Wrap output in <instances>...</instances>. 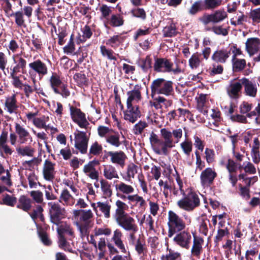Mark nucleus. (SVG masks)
I'll list each match as a JSON object with an SVG mask.
<instances>
[{"label":"nucleus","mask_w":260,"mask_h":260,"mask_svg":"<svg viewBox=\"0 0 260 260\" xmlns=\"http://www.w3.org/2000/svg\"><path fill=\"white\" fill-rule=\"evenodd\" d=\"M249 17L252 19L253 24L260 22V8L251 10Z\"/></svg>","instance_id":"58"},{"label":"nucleus","mask_w":260,"mask_h":260,"mask_svg":"<svg viewBox=\"0 0 260 260\" xmlns=\"http://www.w3.org/2000/svg\"><path fill=\"white\" fill-rule=\"evenodd\" d=\"M100 164V161L95 158L90 161L88 163L84 165L83 172L85 174H88V176L92 179L98 180L99 178V172L96 170L95 167Z\"/></svg>","instance_id":"15"},{"label":"nucleus","mask_w":260,"mask_h":260,"mask_svg":"<svg viewBox=\"0 0 260 260\" xmlns=\"http://www.w3.org/2000/svg\"><path fill=\"white\" fill-rule=\"evenodd\" d=\"M115 188L117 191L123 194H129L134 191V188L132 186L126 184L122 182H120L119 184H116Z\"/></svg>","instance_id":"37"},{"label":"nucleus","mask_w":260,"mask_h":260,"mask_svg":"<svg viewBox=\"0 0 260 260\" xmlns=\"http://www.w3.org/2000/svg\"><path fill=\"white\" fill-rule=\"evenodd\" d=\"M98 207L100 210L104 213L105 217L108 218L110 217L111 205L107 203L98 202Z\"/></svg>","instance_id":"51"},{"label":"nucleus","mask_w":260,"mask_h":260,"mask_svg":"<svg viewBox=\"0 0 260 260\" xmlns=\"http://www.w3.org/2000/svg\"><path fill=\"white\" fill-rule=\"evenodd\" d=\"M17 202L16 197L6 193L4 195L2 201H0V204L14 207Z\"/></svg>","instance_id":"43"},{"label":"nucleus","mask_w":260,"mask_h":260,"mask_svg":"<svg viewBox=\"0 0 260 260\" xmlns=\"http://www.w3.org/2000/svg\"><path fill=\"white\" fill-rule=\"evenodd\" d=\"M141 89L142 86L140 85L136 84L135 85L132 90L127 92L128 98L127 99L126 105H127L128 107H131L132 105H133V102L138 103L142 100Z\"/></svg>","instance_id":"13"},{"label":"nucleus","mask_w":260,"mask_h":260,"mask_svg":"<svg viewBox=\"0 0 260 260\" xmlns=\"http://www.w3.org/2000/svg\"><path fill=\"white\" fill-rule=\"evenodd\" d=\"M49 82L51 88L55 93H59L58 89L63 83L62 82L60 77L56 73H52L51 76L49 79Z\"/></svg>","instance_id":"28"},{"label":"nucleus","mask_w":260,"mask_h":260,"mask_svg":"<svg viewBox=\"0 0 260 260\" xmlns=\"http://www.w3.org/2000/svg\"><path fill=\"white\" fill-rule=\"evenodd\" d=\"M55 164L52 162L48 159L44 161L43 168L44 178L47 181H52L54 178Z\"/></svg>","instance_id":"17"},{"label":"nucleus","mask_w":260,"mask_h":260,"mask_svg":"<svg viewBox=\"0 0 260 260\" xmlns=\"http://www.w3.org/2000/svg\"><path fill=\"white\" fill-rule=\"evenodd\" d=\"M206 30L207 31H212L215 34L217 35H222L225 36L228 35V30L226 28H222L221 25L216 26L214 25L212 27H207L206 28Z\"/></svg>","instance_id":"55"},{"label":"nucleus","mask_w":260,"mask_h":260,"mask_svg":"<svg viewBox=\"0 0 260 260\" xmlns=\"http://www.w3.org/2000/svg\"><path fill=\"white\" fill-rule=\"evenodd\" d=\"M242 85L244 87L245 94L251 97H255L256 94L257 89L252 82L246 78L241 79Z\"/></svg>","instance_id":"21"},{"label":"nucleus","mask_w":260,"mask_h":260,"mask_svg":"<svg viewBox=\"0 0 260 260\" xmlns=\"http://www.w3.org/2000/svg\"><path fill=\"white\" fill-rule=\"evenodd\" d=\"M127 156L122 151H112L111 158H110V161L115 165L119 166L123 168L125 165V160Z\"/></svg>","instance_id":"19"},{"label":"nucleus","mask_w":260,"mask_h":260,"mask_svg":"<svg viewBox=\"0 0 260 260\" xmlns=\"http://www.w3.org/2000/svg\"><path fill=\"white\" fill-rule=\"evenodd\" d=\"M205 10L203 2L199 0L194 2L188 10V13L191 16H195L200 12Z\"/></svg>","instance_id":"33"},{"label":"nucleus","mask_w":260,"mask_h":260,"mask_svg":"<svg viewBox=\"0 0 260 260\" xmlns=\"http://www.w3.org/2000/svg\"><path fill=\"white\" fill-rule=\"evenodd\" d=\"M205 159L209 164L212 163L215 161V152L213 149L206 148L205 151Z\"/></svg>","instance_id":"64"},{"label":"nucleus","mask_w":260,"mask_h":260,"mask_svg":"<svg viewBox=\"0 0 260 260\" xmlns=\"http://www.w3.org/2000/svg\"><path fill=\"white\" fill-rule=\"evenodd\" d=\"M15 66L10 68V72L15 73H21L23 74L26 73V60L19 54H16L12 57Z\"/></svg>","instance_id":"11"},{"label":"nucleus","mask_w":260,"mask_h":260,"mask_svg":"<svg viewBox=\"0 0 260 260\" xmlns=\"http://www.w3.org/2000/svg\"><path fill=\"white\" fill-rule=\"evenodd\" d=\"M101 187L103 194L106 198H110L112 194V190L110 184L106 180L102 179L100 181Z\"/></svg>","instance_id":"41"},{"label":"nucleus","mask_w":260,"mask_h":260,"mask_svg":"<svg viewBox=\"0 0 260 260\" xmlns=\"http://www.w3.org/2000/svg\"><path fill=\"white\" fill-rule=\"evenodd\" d=\"M70 115L72 120L76 124L82 120L85 116V114L79 108L71 106L69 104Z\"/></svg>","instance_id":"27"},{"label":"nucleus","mask_w":260,"mask_h":260,"mask_svg":"<svg viewBox=\"0 0 260 260\" xmlns=\"http://www.w3.org/2000/svg\"><path fill=\"white\" fill-rule=\"evenodd\" d=\"M230 54V51H228L224 49L218 50L212 55V59L216 62L225 63Z\"/></svg>","instance_id":"22"},{"label":"nucleus","mask_w":260,"mask_h":260,"mask_svg":"<svg viewBox=\"0 0 260 260\" xmlns=\"http://www.w3.org/2000/svg\"><path fill=\"white\" fill-rule=\"evenodd\" d=\"M73 79L76 82L77 85L80 87L88 86V79L84 74L76 73L74 75Z\"/></svg>","instance_id":"36"},{"label":"nucleus","mask_w":260,"mask_h":260,"mask_svg":"<svg viewBox=\"0 0 260 260\" xmlns=\"http://www.w3.org/2000/svg\"><path fill=\"white\" fill-rule=\"evenodd\" d=\"M174 83L171 80L162 78L154 80L150 85L151 95L153 98L155 94H164L167 96L174 95Z\"/></svg>","instance_id":"3"},{"label":"nucleus","mask_w":260,"mask_h":260,"mask_svg":"<svg viewBox=\"0 0 260 260\" xmlns=\"http://www.w3.org/2000/svg\"><path fill=\"white\" fill-rule=\"evenodd\" d=\"M227 16V14L224 11L218 10L211 14L204 13L198 20L203 25L207 26L210 23L217 24L223 21Z\"/></svg>","instance_id":"7"},{"label":"nucleus","mask_w":260,"mask_h":260,"mask_svg":"<svg viewBox=\"0 0 260 260\" xmlns=\"http://www.w3.org/2000/svg\"><path fill=\"white\" fill-rule=\"evenodd\" d=\"M39 236L42 242L46 246H50L52 244L51 240L49 238L47 232L41 229L38 232Z\"/></svg>","instance_id":"61"},{"label":"nucleus","mask_w":260,"mask_h":260,"mask_svg":"<svg viewBox=\"0 0 260 260\" xmlns=\"http://www.w3.org/2000/svg\"><path fill=\"white\" fill-rule=\"evenodd\" d=\"M169 227L168 237L171 238L175 233L180 232L185 228V223L183 219L173 211L168 212Z\"/></svg>","instance_id":"6"},{"label":"nucleus","mask_w":260,"mask_h":260,"mask_svg":"<svg viewBox=\"0 0 260 260\" xmlns=\"http://www.w3.org/2000/svg\"><path fill=\"white\" fill-rule=\"evenodd\" d=\"M17 74L14 72H10L9 78L12 79V84L15 88L22 89L23 83L20 80V77L17 76Z\"/></svg>","instance_id":"50"},{"label":"nucleus","mask_w":260,"mask_h":260,"mask_svg":"<svg viewBox=\"0 0 260 260\" xmlns=\"http://www.w3.org/2000/svg\"><path fill=\"white\" fill-rule=\"evenodd\" d=\"M103 151V147L98 142L95 141L93 143L89 148L88 155L98 156Z\"/></svg>","instance_id":"47"},{"label":"nucleus","mask_w":260,"mask_h":260,"mask_svg":"<svg viewBox=\"0 0 260 260\" xmlns=\"http://www.w3.org/2000/svg\"><path fill=\"white\" fill-rule=\"evenodd\" d=\"M160 134L162 139H159L157 135L152 132L150 137V141L152 145L157 146L155 148V152L158 154L162 153L167 155L169 153L168 148L175 146L174 143H178L182 137L183 132L181 128L173 129L172 132L167 128L160 129Z\"/></svg>","instance_id":"1"},{"label":"nucleus","mask_w":260,"mask_h":260,"mask_svg":"<svg viewBox=\"0 0 260 260\" xmlns=\"http://www.w3.org/2000/svg\"><path fill=\"white\" fill-rule=\"evenodd\" d=\"M199 232L200 233L207 236L208 232V228L207 224L209 223V220L206 216H201L199 219Z\"/></svg>","instance_id":"39"},{"label":"nucleus","mask_w":260,"mask_h":260,"mask_svg":"<svg viewBox=\"0 0 260 260\" xmlns=\"http://www.w3.org/2000/svg\"><path fill=\"white\" fill-rule=\"evenodd\" d=\"M138 66L144 73H147L150 70L152 66V58L149 55H147L145 58H141L138 62Z\"/></svg>","instance_id":"30"},{"label":"nucleus","mask_w":260,"mask_h":260,"mask_svg":"<svg viewBox=\"0 0 260 260\" xmlns=\"http://www.w3.org/2000/svg\"><path fill=\"white\" fill-rule=\"evenodd\" d=\"M33 200L38 204H41L43 201V194L40 190H33L30 193Z\"/></svg>","instance_id":"63"},{"label":"nucleus","mask_w":260,"mask_h":260,"mask_svg":"<svg viewBox=\"0 0 260 260\" xmlns=\"http://www.w3.org/2000/svg\"><path fill=\"white\" fill-rule=\"evenodd\" d=\"M259 141L257 137L254 139V145L252 148L251 156L254 163L257 164L260 161V155L259 151Z\"/></svg>","instance_id":"35"},{"label":"nucleus","mask_w":260,"mask_h":260,"mask_svg":"<svg viewBox=\"0 0 260 260\" xmlns=\"http://www.w3.org/2000/svg\"><path fill=\"white\" fill-rule=\"evenodd\" d=\"M57 232L58 236H64L65 234H68L70 236L68 239L70 241H72L75 237V233L73 228L66 222L63 224L62 223L60 224L57 229Z\"/></svg>","instance_id":"23"},{"label":"nucleus","mask_w":260,"mask_h":260,"mask_svg":"<svg viewBox=\"0 0 260 260\" xmlns=\"http://www.w3.org/2000/svg\"><path fill=\"white\" fill-rule=\"evenodd\" d=\"M28 73L31 76L33 73L38 74L40 78L46 75L48 73V68L47 64L38 59L28 64Z\"/></svg>","instance_id":"8"},{"label":"nucleus","mask_w":260,"mask_h":260,"mask_svg":"<svg viewBox=\"0 0 260 260\" xmlns=\"http://www.w3.org/2000/svg\"><path fill=\"white\" fill-rule=\"evenodd\" d=\"M216 172L211 168H207L203 170L200 175V180L204 187H210L217 177Z\"/></svg>","instance_id":"12"},{"label":"nucleus","mask_w":260,"mask_h":260,"mask_svg":"<svg viewBox=\"0 0 260 260\" xmlns=\"http://www.w3.org/2000/svg\"><path fill=\"white\" fill-rule=\"evenodd\" d=\"M259 45L260 40L258 38H248L246 42V49L250 55H252L258 51Z\"/></svg>","instance_id":"18"},{"label":"nucleus","mask_w":260,"mask_h":260,"mask_svg":"<svg viewBox=\"0 0 260 260\" xmlns=\"http://www.w3.org/2000/svg\"><path fill=\"white\" fill-rule=\"evenodd\" d=\"M32 203L31 199L26 196L21 195L18 199L16 207L24 212H28L31 208Z\"/></svg>","instance_id":"20"},{"label":"nucleus","mask_w":260,"mask_h":260,"mask_svg":"<svg viewBox=\"0 0 260 260\" xmlns=\"http://www.w3.org/2000/svg\"><path fill=\"white\" fill-rule=\"evenodd\" d=\"M5 105L9 113H14L18 108L16 95L14 94L12 96L8 97L6 100Z\"/></svg>","instance_id":"32"},{"label":"nucleus","mask_w":260,"mask_h":260,"mask_svg":"<svg viewBox=\"0 0 260 260\" xmlns=\"http://www.w3.org/2000/svg\"><path fill=\"white\" fill-rule=\"evenodd\" d=\"M182 196L183 198L177 202L179 208L190 212L200 206L199 196L193 188H186V192Z\"/></svg>","instance_id":"2"},{"label":"nucleus","mask_w":260,"mask_h":260,"mask_svg":"<svg viewBox=\"0 0 260 260\" xmlns=\"http://www.w3.org/2000/svg\"><path fill=\"white\" fill-rule=\"evenodd\" d=\"M148 126L147 123L146 121H143L140 120L138 123H136L133 129V131L134 134L139 135L142 134L144 128Z\"/></svg>","instance_id":"57"},{"label":"nucleus","mask_w":260,"mask_h":260,"mask_svg":"<svg viewBox=\"0 0 260 260\" xmlns=\"http://www.w3.org/2000/svg\"><path fill=\"white\" fill-rule=\"evenodd\" d=\"M115 205L116 209L114 214L115 219L127 214L125 212V211L127 210L128 207L125 203L118 200L115 202Z\"/></svg>","instance_id":"31"},{"label":"nucleus","mask_w":260,"mask_h":260,"mask_svg":"<svg viewBox=\"0 0 260 260\" xmlns=\"http://www.w3.org/2000/svg\"><path fill=\"white\" fill-rule=\"evenodd\" d=\"M191 239V236L188 232L183 231L174 238V241L180 246L188 249Z\"/></svg>","instance_id":"16"},{"label":"nucleus","mask_w":260,"mask_h":260,"mask_svg":"<svg viewBox=\"0 0 260 260\" xmlns=\"http://www.w3.org/2000/svg\"><path fill=\"white\" fill-rule=\"evenodd\" d=\"M93 217V214L91 210H83L80 217V221L81 223H91V219Z\"/></svg>","instance_id":"54"},{"label":"nucleus","mask_w":260,"mask_h":260,"mask_svg":"<svg viewBox=\"0 0 260 260\" xmlns=\"http://www.w3.org/2000/svg\"><path fill=\"white\" fill-rule=\"evenodd\" d=\"M162 31L165 37H172L176 36L177 34V28L174 23L166 26Z\"/></svg>","instance_id":"44"},{"label":"nucleus","mask_w":260,"mask_h":260,"mask_svg":"<svg viewBox=\"0 0 260 260\" xmlns=\"http://www.w3.org/2000/svg\"><path fill=\"white\" fill-rule=\"evenodd\" d=\"M75 147L82 154H86L87 151L88 143L89 137L86 135V132L82 131H78L77 133H75Z\"/></svg>","instance_id":"9"},{"label":"nucleus","mask_w":260,"mask_h":260,"mask_svg":"<svg viewBox=\"0 0 260 260\" xmlns=\"http://www.w3.org/2000/svg\"><path fill=\"white\" fill-rule=\"evenodd\" d=\"M80 233L81 238L88 236L89 234V229L91 227L90 224L87 223H77Z\"/></svg>","instance_id":"53"},{"label":"nucleus","mask_w":260,"mask_h":260,"mask_svg":"<svg viewBox=\"0 0 260 260\" xmlns=\"http://www.w3.org/2000/svg\"><path fill=\"white\" fill-rule=\"evenodd\" d=\"M180 258L181 254L180 253L175 252L170 250L168 254L161 256V260H178L180 259Z\"/></svg>","instance_id":"62"},{"label":"nucleus","mask_w":260,"mask_h":260,"mask_svg":"<svg viewBox=\"0 0 260 260\" xmlns=\"http://www.w3.org/2000/svg\"><path fill=\"white\" fill-rule=\"evenodd\" d=\"M115 219L118 224L126 231L136 233L138 230L135 219L128 214Z\"/></svg>","instance_id":"10"},{"label":"nucleus","mask_w":260,"mask_h":260,"mask_svg":"<svg viewBox=\"0 0 260 260\" xmlns=\"http://www.w3.org/2000/svg\"><path fill=\"white\" fill-rule=\"evenodd\" d=\"M100 51L102 55L104 57H106L110 60H117V58L114 55L115 53L112 49H107L105 46L102 45L100 46Z\"/></svg>","instance_id":"46"},{"label":"nucleus","mask_w":260,"mask_h":260,"mask_svg":"<svg viewBox=\"0 0 260 260\" xmlns=\"http://www.w3.org/2000/svg\"><path fill=\"white\" fill-rule=\"evenodd\" d=\"M233 70L235 72L243 70L246 66V60L244 59H236L232 60Z\"/></svg>","instance_id":"45"},{"label":"nucleus","mask_w":260,"mask_h":260,"mask_svg":"<svg viewBox=\"0 0 260 260\" xmlns=\"http://www.w3.org/2000/svg\"><path fill=\"white\" fill-rule=\"evenodd\" d=\"M58 244L60 248L71 253H74V250L71 246L70 242L67 241V239L64 236H58Z\"/></svg>","instance_id":"38"},{"label":"nucleus","mask_w":260,"mask_h":260,"mask_svg":"<svg viewBox=\"0 0 260 260\" xmlns=\"http://www.w3.org/2000/svg\"><path fill=\"white\" fill-rule=\"evenodd\" d=\"M127 110L124 111V119L133 123H135L141 116V113L138 106L128 107L127 105Z\"/></svg>","instance_id":"14"},{"label":"nucleus","mask_w":260,"mask_h":260,"mask_svg":"<svg viewBox=\"0 0 260 260\" xmlns=\"http://www.w3.org/2000/svg\"><path fill=\"white\" fill-rule=\"evenodd\" d=\"M48 205L50 222L53 224L59 226L62 223V220L67 216L66 210L58 203L50 202Z\"/></svg>","instance_id":"5"},{"label":"nucleus","mask_w":260,"mask_h":260,"mask_svg":"<svg viewBox=\"0 0 260 260\" xmlns=\"http://www.w3.org/2000/svg\"><path fill=\"white\" fill-rule=\"evenodd\" d=\"M126 37L121 34L114 35L110 37L106 42V44L110 46L114 49L118 47L125 40Z\"/></svg>","instance_id":"29"},{"label":"nucleus","mask_w":260,"mask_h":260,"mask_svg":"<svg viewBox=\"0 0 260 260\" xmlns=\"http://www.w3.org/2000/svg\"><path fill=\"white\" fill-rule=\"evenodd\" d=\"M138 167L134 163L128 165L126 172L128 180H131V178H134L135 174L138 173Z\"/></svg>","instance_id":"60"},{"label":"nucleus","mask_w":260,"mask_h":260,"mask_svg":"<svg viewBox=\"0 0 260 260\" xmlns=\"http://www.w3.org/2000/svg\"><path fill=\"white\" fill-rule=\"evenodd\" d=\"M180 147L182 149L184 153L187 156H189L192 150V143L190 140H185L180 143Z\"/></svg>","instance_id":"52"},{"label":"nucleus","mask_w":260,"mask_h":260,"mask_svg":"<svg viewBox=\"0 0 260 260\" xmlns=\"http://www.w3.org/2000/svg\"><path fill=\"white\" fill-rule=\"evenodd\" d=\"M15 132L18 135L21 143L26 142L28 139L31 138L29 132L22 126L18 123H15Z\"/></svg>","instance_id":"26"},{"label":"nucleus","mask_w":260,"mask_h":260,"mask_svg":"<svg viewBox=\"0 0 260 260\" xmlns=\"http://www.w3.org/2000/svg\"><path fill=\"white\" fill-rule=\"evenodd\" d=\"M106 142L113 146L119 147L121 145L119 134L117 133L113 135H109L106 138Z\"/></svg>","instance_id":"49"},{"label":"nucleus","mask_w":260,"mask_h":260,"mask_svg":"<svg viewBox=\"0 0 260 260\" xmlns=\"http://www.w3.org/2000/svg\"><path fill=\"white\" fill-rule=\"evenodd\" d=\"M123 17L119 14L112 15L110 20V24L113 27L121 26L123 24Z\"/></svg>","instance_id":"56"},{"label":"nucleus","mask_w":260,"mask_h":260,"mask_svg":"<svg viewBox=\"0 0 260 260\" xmlns=\"http://www.w3.org/2000/svg\"><path fill=\"white\" fill-rule=\"evenodd\" d=\"M201 54L198 52L194 53L189 59L188 63L189 67L192 69H197L200 65L201 60L200 58Z\"/></svg>","instance_id":"40"},{"label":"nucleus","mask_w":260,"mask_h":260,"mask_svg":"<svg viewBox=\"0 0 260 260\" xmlns=\"http://www.w3.org/2000/svg\"><path fill=\"white\" fill-rule=\"evenodd\" d=\"M14 16L15 17V23L18 26L21 27L22 26H25V20L22 11H17L15 13L11 14V16Z\"/></svg>","instance_id":"59"},{"label":"nucleus","mask_w":260,"mask_h":260,"mask_svg":"<svg viewBox=\"0 0 260 260\" xmlns=\"http://www.w3.org/2000/svg\"><path fill=\"white\" fill-rule=\"evenodd\" d=\"M130 13L133 17L139 18L142 20H146L147 18V14L145 10L138 7L133 8L131 10Z\"/></svg>","instance_id":"42"},{"label":"nucleus","mask_w":260,"mask_h":260,"mask_svg":"<svg viewBox=\"0 0 260 260\" xmlns=\"http://www.w3.org/2000/svg\"><path fill=\"white\" fill-rule=\"evenodd\" d=\"M103 175L105 178L108 180H111L113 178H118L119 177L116 169L111 165L105 166Z\"/></svg>","instance_id":"34"},{"label":"nucleus","mask_w":260,"mask_h":260,"mask_svg":"<svg viewBox=\"0 0 260 260\" xmlns=\"http://www.w3.org/2000/svg\"><path fill=\"white\" fill-rule=\"evenodd\" d=\"M242 88V83L241 79L239 82H236L231 84L229 88L228 89V93L230 98L237 99L239 98V92Z\"/></svg>","instance_id":"24"},{"label":"nucleus","mask_w":260,"mask_h":260,"mask_svg":"<svg viewBox=\"0 0 260 260\" xmlns=\"http://www.w3.org/2000/svg\"><path fill=\"white\" fill-rule=\"evenodd\" d=\"M203 239L202 238H198L196 236L193 235V245L191 249V255L196 257H199L202 251Z\"/></svg>","instance_id":"25"},{"label":"nucleus","mask_w":260,"mask_h":260,"mask_svg":"<svg viewBox=\"0 0 260 260\" xmlns=\"http://www.w3.org/2000/svg\"><path fill=\"white\" fill-rule=\"evenodd\" d=\"M221 0H204L203 7L205 10H213L221 5Z\"/></svg>","instance_id":"48"},{"label":"nucleus","mask_w":260,"mask_h":260,"mask_svg":"<svg viewBox=\"0 0 260 260\" xmlns=\"http://www.w3.org/2000/svg\"><path fill=\"white\" fill-rule=\"evenodd\" d=\"M174 64L170 59L166 57L154 56L153 66V71L156 73H173L174 75H178L182 73V70L176 65L173 68Z\"/></svg>","instance_id":"4"}]
</instances>
